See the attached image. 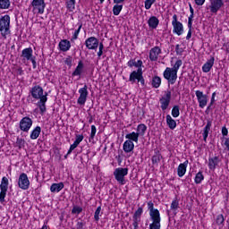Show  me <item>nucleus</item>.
Wrapping results in <instances>:
<instances>
[{"instance_id":"32","label":"nucleus","mask_w":229,"mask_h":229,"mask_svg":"<svg viewBox=\"0 0 229 229\" xmlns=\"http://www.w3.org/2000/svg\"><path fill=\"white\" fill-rule=\"evenodd\" d=\"M142 212H143L142 208H139L135 211V213H134V215H133V216H132V219H133L134 222H136V223H140V216H142Z\"/></svg>"},{"instance_id":"33","label":"nucleus","mask_w":229,"mask_h":229,"mask_svg":"<svg viewBox=\"0 0 229 229\" xmlns=\"http://www.w3.org/2000/svg\"><path fill=\"white\" fill-rule=\"evenodd\" d=\"M139 137L138 132H131L125 135V139H128L127 140H131L133 142H139Z\"/></svg>"},{"instance_id":"35","label":"nucleus","mask_w":229,"mask_h":229,"mask_svg":"<svg viewBox=\"0 0 229 229\" xmlns=\"http://www.w3.org/2000/svg\"><path fill=\"white\" fill-rule=\"evenodd\" d=\"M146 130H148V127L144 123H140L137 127V133L139 136H143L146 133Z\"/></svg>"},{"instance_id":"56","label":"nucleus","mask_w":229,"mask_h":229,"mask_svg":"<svg viewBox=\"0 0 229 229\" xmlns=\"http://www.w3.org/2000/svg\"><path fill=\"white\" fill-rule=\"evenodd\" d=\"M24 140L19 138L16 140V144H18L19 148H22V146H24Z\"/></svg>"},{"instance_id":"37","label":"nucleus","mask_w":229,"mask_h":229,"mask_svg":"<svg viewBox=\"0 0 229 229\" xmlns=\"http://www.w3.org/2000/svg\"><path fill=\"white\" fill-rule=\"evenodd\" d=\"M123 12V4H115L113 7V14L114 15H119Z\"/></svg>"},{"instance_id":"5","label":"nucleus","mask_w":229,"mask_h":229,"mask_svg":"<svg viewBox=\"0 0 229 229\" xmlns=\"http://www.w3.org/2000/svg\"><path fill=\"white\" fill-rule=\"evenodd\" d=\"M172 26L174 28L173 33H175L178 37L183 35V24L178 21V15L176 14L173 15Z\"/></svg>"},{"instance_id":"59","label":"nucleus","mask_w":229,"mask_h":229,"mask_svg":"<svg viewBox=\"0 0 229 229\" xmlns=\"http://www.w3.org/2000/svg\"><path fill=\"white\" fill-rule=\"evenodd\" d=\"M222 135L224 137H226V135H228V129H226V127L222 128Z\"/></svg>"},{"instance_id":"47","label":"nucleus","mask_w":229,"mask_h":229,"mask_svg":"<svg viewBox=\"0 0 229 229\" xmlns=\"http://www.w3.org/2000/svg\"><path fill=\"white\" fill-rule=\"evenodd\" d=\"M179 205L180 204H179L178 200H176V199L173 200L171 203V206H170L171 210H178Z\"/></svg>"},{"instance_id":"11","label":"nucleus","mask_w":229,"mask_h":229,"mask_svg":"<svg viewBox=\"0 0 229 229\" xmlns=\"http://www.w3.org/2000/svg\"><path fill=\"white\" fill-rule=\"evenodd\" d=\"M31 6L33 7V12H37L40 15L44 13V10H46V2L45 0H33L31 2Z\"/></svg>"},{"instance_id":"58","label":"nucleus","mask_w":229,"mask_h":229,"mask_svg":"<svg viewBox=\"0 0 229 229\" xmlns=\"http://www.w3.org/2000/svg\"><path fill=\"white\" fill-rule=\"evenodd\" d=\"M130 229H139V222H134L132 223V226H130Z\"/></svg>"},{"instance_id":"49","label":"nucleus","mask_w":229,"mask_h":229,"mask_svg":"<svg viewBox=\"0 0 229 229\" xmlns=\"http://www.w3.org/2000/svg\"><path fill=\"white\" fill-rule=\"evenodd\" d=\"M216 224L223 225L225 223V216L223 215H218L216 216Z\"/></svg>"},{"instance_id":"63","label":"nucleus","mask_w":229,"mask_h":229,"mask_svg":"<svg viewBox=\"0 0 229 229\" xmlns=\"http://www.w3.org/2000/svg\"><path fill=\"white\" fill-rule=\"evenodd\" d=\"M98 49L100 50L105 49V46L103 45V43H98Z\"/></svg>"},{"instance_id":"19","label":"nucleus","mask_w":229,"mask_h":229,"mask_svg":"<svg viewBox=\"0 0 229 229\" xmlns=\"http://www.w3.org/2000/svg\"><path fill=\"white\" fill-rule=\"evenodd\" d=\"M219 157H213L208 158V168L210 171H216V167L219 165Z\"/></svg>"},{"instance_id":"24","label":"nucleus","mask_w":229,"mask_h":229,"mask_svg":"<svg viewBox=\"0 0 229 229\" xmlns=\"http://www.w3.org/2000/svg\"><path fill=\"white\" fill-rule=\"evenodd\" d=\"M59 47L61 51H64V53H65L66 51H69V49H71V42L67 39H63L59 43Z\"/></svg>"},{"instance_id":"40","label":"nucleus","mask_w":229,"mask_h":229,"mask_svg":"<svg viewBox=\"0 0 229 229\" xmlns=\"http://www.w3.org/2000/svg\"><path fill=\"white\" fill-rule=\"evenodd\" d=\"M172 115H173V117L180 116V106H174V107L172 109Z\"/></svg>"},{"instance_id":"27","label":"nucleus","mask_w":229,"mask_h":229,"mask_svg":"<svg viewBox=\"0 0 229 229\" xmlns=\"http://www.w3.org/2000/svg\"><path fill=\"white\" fill-rule=\"evenodd\" d=\"M47 102V97H42L41 100L38 102V106L40 110V114L46 112V103Z\"/></svg>"},{"instance_id":"48","label":"nucleus","mask_w":229,"mask_h":229,"mask_svg":"<svg viewBox=\"0 0 229 229\" xmlns=\"http://www.w3.org/2000/svg\"><path fill=\"white\" fill-rule=\"evenodd\" d=\"M83 212V208L81 207H73L72 209V214H81Z\"/></svg>"},{"instance_id":"16","label":"nucleus","mask_w":229,"mask_h":229,"mask_svg":"<svg viewBox=\"0 0 229 229\" xmlns=\"http://www.w3.org/2000/svg\"><path fill=\"white\" fill-rule=\"evenodd\" d=\"M162 54V49L158 47H154L149 52V60L151 62H157L158 60V55Z\"/></svg>"},{"instance_id":"25","label":"nucleus","mask_w":229,"mask_h":229,"mask_svg":"<svg viewBox=\"0 0 229 229\" xmlns=\"http://www.w3.org/2000/svg\"><path fill=\"white\" fill-rule=\"evenodd\" d=\"M159 22L160 21H158V18H157V16H151L148 21V24L149 28H152V30H157Z\"/></svg>"},{"instance_id":"52","label":"nucleus","mask_w":229,"mask_h":229,"mask_svg":"<svg viewBox=\"0 0 229 229\" xmlns=\"http://www.w3.org/2000/svg\"><path fill=\"white\" fill-rule=\"evenodd\" d=\"M83 226H85V222L82 220L77 222L76 229H85Z\"/></svg>"},{"instance_id":"23","label":"nucleus","mask_w":229,"mask_h":229,"mask_svg":"<svg viewBox=\"0 0 229 229\" xmlns=\"http://www.w3.org/2000/svg\"><path fill=\"white\" fill-rule=\"evenodd\" d=\"M135 148V144H133V141L127 140L123 143V151L125 153H131Z\"/></svg>"},{"instance_id":"64","label":"nucleus","mask_w":229,"mask_h":229,"mask_svg":"<svg viewBox=\"0 0 229 229\" xmlns=\"http://www.w3.org/2000/svg\"><path fill=\"white\" fill-rule=\"evenodd\" d=\"M100 56H103V50L99 49L98 52V57L100 58Z\"/></svg>"},{"instance_id":"29","label":"nucleus","mask_w":229,"mask_h":229,"mask_svg":"<svg viewBox=\"0 0 229 229\" xmlns=\"http://www.w3.org/2000/svg\"><path fill=\"white\" fill-rule=\"evenodd\" d=\"M42 131V128H40V126H37L30 133V139L32 140H35L37 139H38V137L40 136V132Z\"/></svg>"},{"instance_id":"55","label":"nucleus","mask_w":229,"mask_h":229,"mask_svg":"<svg viewBox=\"0 0 229 229\" xmlns=\"http://www.w3.org/2000/svg\"><path fill=\"white\" fill-rule=\"evenodd\" d=\"M160 224H155V223H151L149 225V229H160Z\"/></svg>"},{"instance_id":"42","label":"nucleus","mask_w":229,"mask_h":229,"mask_svg":"<svg viewBox=\"0 0 229 229\" xmlns=\"http://www.w3.org/2000/svg\"><path fill=\"white\" fill-rule=\"evenodd\" d=\"M162 160L160 154H156L152 157V164H158Z\"/></svg>"},{"instance_id":"30","label":"nucleus","mask_w":229,"mask_h":229,"mask_svg":"<svg viewBox=\"0 0 229 229\" xmlns=\"http://www.w3.org/2000/svg\"><path fill=\"white\" fill-rule=\"evenodd\" d=\"M64 187V182L53 183L50 186V191L51 192H60V191H62Z\"/></svg>"},{"instance_id":"43","label":"nucleus","mask_w":229,"mask_h":229,"mask_svg":"<svg viewBox=\"0 0 229 229\" xmlns=\"http://www.w3.org/2000/svg\"><path fill=\"white\" fill-rule=\"evenodd\" d=\"M157 0H146L145 1V9L149 10L153 4H155Z\"/></svg>"},{"instance_id":"44","label":"nucleus","mask_w":229,"mask_h":229,"mask_svg":"<svg viewBox=\"0 0 229 229\" xmlns=\"http://www.w3.org/2000/svg\"><path fill=\"white\" fill-rule=\"evenodd\" d=\"M190 12H191V15L188 18V22L191 24L192 23V19H194V8H192V5L190 4Z\"/></svg>"},{"instance_id":"12","label":"nucleus","mask_w":229,"mask_h":229,"mask_svg":"<svg viewBox=\"0 0 229 229\" xmlns=\"http://www.w3.org/2000/svg\"><path fill=\"white\" fill-rule=\"evenodd\" d=\"M159 103L161 105V109L163 111L167 110L171 103V91L169 90L165 91V95L159 99Z\"/></svg>"},{"instance_id":"62","label":"nucleus","mask_w":229,"mask_h":229,"mask_svg":"<svg viewBox=\"0 0 229 229\" xmlns=\"http://www.w3.org/2000/svg\"><path fill=\"white\" fill-rule=\"evenodd\" d=\"M64 64H66V65H72V61L71 59H66V60L64 61Z\"/></svg>"},{"instance_id":"1","label":"nucleus","mask_w":229,"mask_h":229,"mask_svg":"<svg viewBox=\"0 0 229 229\" xmlns=\"http://www.w3.org/2000/svg\"><path fill=\"white\" fill-rule=\"evenodd\" d=\"M182 60H177L173 68L167 67L165 70L163 76L171 85L176 83V80H178V70L182 67Z\"/></svg>"},{"instance_id":"17","label":"nucleus","mask_w":229,"mask_h":229,"mask_svg":"<svg viewBox=\"0 0 229 229\" xmlns=\"http://www.w3.org/2000/svg\"><path fill=\"white\" fill-rule=\"evenodd\" d=\"M187 165H189V160H186L179 165L177 168V174L179 178L183 177L185 175V173H187Z\"/></svg>"},{"instance_id":"51","label":"nucleus","mask_w":229,"mask_h":229,"mask_svg":"<svg viewBox=\"0 0 229 229\" xmlns=\"http://www.w3.org/2000/svg\"><path fill=\"white\" fill-rule=\"evenodd\" d=\"M148 209L149 210V212H155L156 210H157V208H155V204H153V202L151 201L148 202Z\"/></svg>"},{"instance_id":"38","label":"nucleus","mask_w":229,"mask_h":229,"mask_svg":"<svg viewBox=\"0 0 229 229\" xmlns=\"http://www.w3.org/2000/svg\"><path fill=\"white\" fill-rule=\"evenodd\" d=\"M0 8L2 10L10 8V0H0Z\"/></svg>"},{"instance_id":"53","label":"nucleus","mask_w":229,"mask_h":229,"mask_svg":"<svg viewBox=\"0 0 229 229\" xmlns=\"http://www.w3.org/2000/svg\"><path fill=\"white\" fill-rule=\"evenodd\" d=\"M96 125H91V133H90V139H94L96 137Z\"/></svg>"},{"instance_id":"31","label":"nucleus","mask_w":229,"mask_h":229,"mask_svg":"<svg viewBox=\"0 0 229 229\" xmlns=\"http://www.w3.org/2000/svg\"><path fill=\"white\" fill-rule=\"evenodd\" d=\"M166 124L170 130H174V128H176V121H174L170 114L166 115Z\"/></svg>"},{"instance_id":"34","label":"nucleus","mask_w":229,"mask_h":229,"mask_svg":"<svg viewBox=\"0 0 229 229\" xmlns=\"http://www.w3.org/2000/svg\"><path fill=\"white\" fill-rule=\"evenodd\" d=\"M127 65L129 67H139V69H140V67H142V61L141 60H138L137 62L135 60H130L127 63Z\"/></svg>"},{"instance_id":"9","label":"nucleus","mask_w":229,"mask_h":229,"mask_svg":"<svg viewBox=\"0 0 229 229\" xmlns=\"http://www.w3.org/2000/svg\"><path fill=\"white\" fill-rule=\"evenodd\" d=\"M33 126V120L31 118L25 116L20 121V130L28 133L30 129Z\"/></svg>"},{"instance_id":"26","label":"nucleus","mask_w":229,"mask_h":229,"mask_svg":"<svg viewBox=\"0 0 229 229\" xmlns=\"http://www.w3.org/2000/svg\"><path fill=\"white\" fill-rule=\"evenodd\" d=\"M210 128H212V121L208 120L207 122V124L204 128V131H203V140L204 142H207V139H208V133L210 132Z\"/></svg>"},{"instance_id":"10","label":"nucleus","mask_w":229,"mask_h":229,"mask_svg":"<svg viewBox=\"0 0 229 229\" xmlns=\"http://www.w3.org/2000/svg\"><path fill=\"white\" fill-rule=\"evenodd\" d=\"M225 6V2L223 0H210L208 9L211 13H217L218 10H221Z\"/></svg>"},{"instance_id":"6","label":"nucleus","mask_w":229,"mask_h":229,"mask_svg":"<svg viewBox=\"0 0 229 229\" xmlns=\"http://www.w3.org/2000/svg\"><path fill=\"white\" fill-rule=\"evenodd\" d=\"M8 178L3 177L0 183V203H4V199L6 198V193L8 192Z\"/></svg>"},{"instance_id":"60","label":"nucleus","mask_w":229,"mask_h":229,"mask_svg":"<svg viewBox=\"0 0 229 229\" xmlns=\"http://www.w3.org/2000/svg\"><path fill=\"white\" fill-rule=\"evenodd\" d=\"M30 62L32 63L33 69H37V61H35V56L30 59Z\"/></svg>"},{"instance_id":"57","label":"nucleus","mask_w":229,"mask_h":229,"mask_svg":"<svg viewBox=\"0 0 229 229\" xmlns=\"http://www.w3.org/2000/svg\"><path fill=\"white\" fill-rule=\"evenodd\" d=\"M197 6H203L205 4V0H194Z\"/></svg>"},{"instance_id":"41","label":"nucleus","mask_w":229,"mask_h":229,"mask_svg":"<svg viewBox=\"0 0 229 229\" xmlns=\"http://www.w3.org/2000/svg\"><path fill=\"white\" fill-rule=\"evenodd\" d=\"M100 216H101V206L98 207L95 211V215H94L95 221H99Z\"/></svg>"},{"instance_id":"22","label":"nucleus","mask_w":229,"mask_h":229,"mask_svg":"<svg viewBox=\"0 0 229 229\" xmlns=\"http://www.w3.org/2000/svg\"><path fill=\"white\" fill-rule=\"evenodd\" d=\"M149 216L152 223L160 224V221H162V219L160 218V211H158V209L149 212Z\"/></svg>"},{"instance_id":"3","label":"nucleus","mask_w":229,"mask_h":229,"mask_svg":"<svg viewBox=\"0 0 229 229\" xmlns=\"http://www.w3.org/2000/svg\"><path fill=\"white\" fill-rule=\"evenodd\" d=\"M129 81H131V83H135L138 81V83H140L144 87L146 82L144 81V76L142 75V68H138L137 71L131 72Z\"/></svg>"},{"instance_id":"50","label":"nucleus","mask_w":229,"mask_h":229,"mask_svg":"<svg viewBox=\"0 0 229 229\" xmlns=\"http://www.w3.org/2000/svg\"><path fill=\"white\" fill-rule=\"evenodd\" d=\"M81 30V25L79 26L78 30H76L72 36V40H76L78 38V36L80 35V31Z\"/></svg>"},{"instance_id":"45","label":"nucleus","mask_w":229,"mask_h":229,"mask_svg":"<svg viewBox=\"0 0 229 229\" xmlns=\"http://www.w3.org/2000/svg\"><path fill=\"white\" fill-rule=\"evenodd\" d=\"M188 34L186 36V40H191V37H192V23L188 22Z\"/></svg>"},{"instance_id":"21","label":"nucleus","mask_w":229,"mask_h":229,"mask_svg":"<svg viewBox=\"0 0 229 229\" xmlns=\"http://www.w3.org/2000/svg\"><path fill=\"white\" fill-rule=\"evenodd\" d=\"M21 57L23 60H31L33 56V48L28 47L21 51Z\"/></svg>"},{"instance_id":"2","label":"nucleus","mask_w":229,"mask_h":229,"mask_svg":"<svg viewBox=\"0 0 229 229\" xmlns=\"http://www.w3.org/2000/svg\"><path fill=\"white\" fill-rule=\"evenodd\" d=\"M0 31L2 37L6 38V35H10V16L4 15L0 18Z\"/></svg>"},{"instance_id":"61","label":"nucleus","mask_w":229,"mask_h":229,"mask_svg":"<svg viewBox=\"0 0 229 229\" xmlns=\"http://www.w3.org/2000/svg\"><path fill=\"white\" fill-rule=\"evenodd\" d=\"M114 4H123V3H124L125 0H113Z\"/></svg>"},{"instance_id":"39","label":"nucleus","mask_w":229,"mask_h":229,"mask_svg":"<svg viewBox=\"0 0 229 229\" xmlns=\"http://www.w3.org/2000/svg\"><path fill=\"white\" fill-rule=\"evenodd\" d=\"M205 180V176H203V173L199 172L195 176V183L199 184L201 182Z\"/></svg>"},{"instance_id":"8","label":"nucleus","mask_w":229,"mask_h":229,"mask_svg":"<svg viewBox=\"0 0 229 229\" xmlns=\"http://www.w3.org/2000/svg\"><path fill=\"white\" fill-rule=\"evenodd\" d=\"M18 187L22 191H28L30 189V179H28V174L25 173L20 174L18 179Z\"/></svg>"},{"instance_id":"4","label":"nucleus","mask_w":229,"mask_h":229,"mask_svg":"<svg viewBox=\"0 0 229 229\" xmlns=\"http://www.w3.org/2000/svg\"><path fill=\"white\" fill-rule=\"evenodd\" d=\"M127 175H128V168L118 167V168H115L114 171V176L116 182H118V183H120L121 185H124V183H126V181L124 180V176H127Z\"/></svg>"},{"instance_id":"7","label":"nucleus","mask_w":229,"mask_h":229,"mask_svg":"<svg viewBox=\"0 0 229 229\" xmlns=\"http://www.w3.org/2000/svg\"><path fill=\"white\" fill-rule=\"evenodd\" d=\"M30 94L34 99H39V101L42 100V98H47V92H45L44 95V89L40 86H34L30 90Z\"/></svg>"},{"instance_id":"46","label":"nucleus","mask_w":229,"mask_h":229,"mask_svg":"<svg viewBox=\"0 0 229 229\" xmlns=\"http://www.w3.org/2000/svg\"><path fill=\"white\" fill-rule=\"evenodd\" d=\"M75 4H76V0H68L67 1V8L69 10H74Z\"/></svg>"},{"instance_id":"36","label":"nucleus","mask_w":229,"mask_h":229,"mask_svg":"<svg viewBox=\"0 0 229 229\" xmlns=\"http://www.w3.org/2000/svg\"><path fill=\"white\" fill-rule=\"evenodd\" d=\"M161 84H162V79H160V77H158V76L153 77L152 87L154 89H158V87H160Z\"/></svg>"},{"instance_id":"28","label":"nucleus","mask_w":229,"mask_h":229,"mask_svg":"<svg viewBox=\"0 0 229 229\" xmlns=\"http://www.w3.org/2000/svg\"><path fill=\"white\" fill-rule=\"evenodd\" d=\"M83 61H79L76 69L72 72V76H81V72H83Z\"/></svg>"},{"instance_id":"20","label":"nucleus","mask_w":229,"mask_h":229,"mask_svg":"<svg viewBox=\"0 0 229 229\" xmlns=\"http://www.w3.org/2000/svg\"><path fill=\"white\" fill-rule=\"evenodd\" d=\"M214 62H216V58H214V56H211L210 59L203 64L202 71L204 72H210V70L212 69V67H214Z\"/></svg>"},{"instance_id":"54","label":"nucleus","mask_w":229,"mask_h":229,"mask_svg":"<svg viewBox=\"0 0 229 229\" xmlns=\"http://www.w3.org/2000/svg\"><path fill=\"white\" fill-rule=\"evenodd\" d=\"M176 55H182L183 53V48L180 47V45L175 46Z\"/></svg>"},{"instance_id":"15","label":"nucleus","mask_w":229,"mask_h":229,"mask_svg":"<svg viewBox=\"0 0 229 229\" xmlns=\"http://www.w3.org/2000/svg\"><path fill=\"white\" fill-rule=\"evenodd\" d=\"M87 49L96 51L99 46V40L96 37L88 38L85 41Z\"/></svg>"},{"instance_id":"14","label":"nucleus","mask_w":229,"mask_h":229,"mask_svg":"<svg viewBox=\"0 0 229 229\" xmlns=\"http://www.w3.org/2000/svg\"><path fill=\"white\" fill-rule=\"evenodd\" d=\"M89 87L87 85H84L83 88L79 89L80 97L77 100L78 105H85L87 103V98H89Z\"/></svg>"},{"instance_id":"13","label":"nucleus","mask_w":229,"mask_h":229,"mask_svg":"<svg viewBox=\"0 0 229 229\" xmlns=\"http://www.w3.org/2000/svg\"><path fill=\"white\" fill-rule=\"evenodd\" d=\"M195 95L198 99L199 108H205L206 105L208 103V96L203 94V91L201 90H196Z\"/></svg>"},{"instance_id":"18","label":"nucleus","mask_w":229,"mask_h":229,"mask_svg":"<svg viewBox=\"0 0 229 229\" xmlns=\"http://www.w3.org/2000/svg\"><path fill=\"white\" fill-rule=\"evenodd\" d=\"M82 140H83V135H76L75 141L73 142V144L70 146L67 155H71V153H72V151H74V149H76V148L80 146V142H81Z\"/></svg>"}]
</instances>
